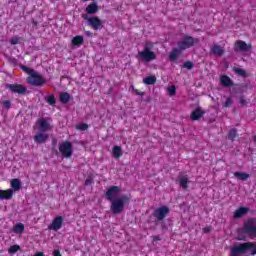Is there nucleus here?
<instances>
[{"label":"nucleus","mask_w":256,"mask_h":256,"mask_svg":"<svg viewBox=\"0 0 256 256\" xmlns=\"http://www.w3.org/2000/svg\"><path fill=\"white\" fill-rule=\"evenodd\" d=\"M99 11V6L97 5V3L92 2L90 3L87 7H86V13L88 15H95V13H97Z\"/></svg>","instance_id":"20"},{"label":"nucleus","mask_w":256,"mask_h":256,"mask_svg":"<svg viewBox=\"0 0 256 256\" xmlns=\"http://www.w3.org/2000/svg\"><path fill=\"white\" fill-rule=\"evenodd\" d=\"M45 101L46 103H48V105H51L52 107L55 106V104L57 103V99L55 98L54 94L47 96L45 98Z\"/></svg>","instance_id":"29"},{"label":"nucleus","mask_w":256,"mask_h":256,"mask_svg":"<svg viewBox=\"0 0 256 256\" xmlns=\"http://www.w3.org/2000/svg\"><path fill=\"white\" fill-rule=\"evenodd\" d=\"M171 213V209L168 208V206H161L156 208L152 215L156 219V221L159 223L167 218V215Z\"/></svg>","instance_id":"9"},{"label":"nucleus","mask_w":256,"mask_h":256,"mask_svg":"<svg viewBox=\"0 0 256 256\" xmlns=\"http://www.w3.org/2000/svg\"><path fill=\"white\" fill-rule=\"evenodd\" d=\"M20 68L24 73H27L29 75L26 78V81L28 85H32V87H42V85H45V78L37 71H35L33 68L27 67L25 65H21Z\"/></svg>","instance_id":"2"},{"label":"nucleus","mask_w":256,"mask_h":256,"mask_svg":"<svg viewBox=\"0 0 256 256\" xmlns=\"http://www.w3.org/2000/svg\"><path fill=\"white\" fill-rule=\"evenodd\" d=\"M210 53H212V55H216L217 57H222V55H225V49H223V47L220 45L214 44L210 48Z\"/></svg>","instance_id":"14"},{"label":"nucleus","mask_w":256,"mask_h":256,"mask_svg":"<svg viewBox=\"0 0 256 256\" xmlns=\"http://www.w3.org/2000/svg\"><path fill=\"white\" fill-rule=\"evenodd\" d=\"M5 89H8L11 93H17L18 95H25L27 93V87L23 84H5Z\"/></svg>","instance_id":"10"},{"label":"nucleus","mask_w":256,"mask_h":256,"mask_svg":"<svg viewBox=\"0 0 256 256\" xmlns=\"http://www.w3.org/2000/svg\"><path fill=\"white\" fill-rule=\"evenodd\" d=\"M234 73H236V75H239L240 77H244L247 78V71H245V69L242 68H234L233 69Z\"/></svg>","instance_id":"31"},{"label":"nucleus","mask_w":256,"mask_h":256,"mask_svg":"<svg viewBox=\"0 0 256 256\" xmlns=\"http://www.w3.org/2000/svg\"><path fill=\"white\" fill-rule=\"evenodd\" d=\"M251 44L245 43L243 40H237L234 44V51L239 52H245V51H251Z\"/></svg>","instance_id":"11"},{"label":"nucleus","mask_w":256,"mask_h":256,"mask_svg":"<svg viewBox=\"0 0 256 256\" xmlns=\"http://www.w3.org/2000/svg\"><path fill=\"white\" fill-rule=\"evenodd\" d=\"M12 191H19L21 189V180L14 178L10 181Z\"/></svg>","instance_id":"22"},{"label":"nucleus","mask_w":256,"mask_h":256,"mask_svg":"<svg viewBox=\"0 0 256 256\" xmlns=\"http://www.w3.org/2000/svg\"><path fill=\"white\" fill-rule=\"evenodd\" d=\"M239 103L241 107H245V105H247L249 102L245 99V97L241 96L239 99Z\"/></svg>","instance_id":"39"},{"label":"nucleus","mask_w":256,"mask_h":256,"mask_svg":"<svg viewBox=\"0 0 256 256\" xmlns=\"http://www.w3.org/2000/svg\"><path fill=\"white\" fill-rule=\"evenodd\" d=\"M53 255H54V256H61V251H59V250H54Z\"/></svg>","instance_id":"43"},{"label":"nucleus","mask_w":256,"mask_h":256,"mask_svg":"<svg viewBox=\"0 0 256 256\" xmlns=\"http://www.w3.org/2000/svg\"><path fill=\"white\" fill-rule=\"evenodd\" d=\"M183 67L185 69H188V71H191V69H193V67H195V64L191 61H186V62H184Z\"/></svg>","instance_id":"36"},{"label":"nucleus","mask_w":256,"mask_h":256,"mask_svg":"<svg viewBox=\"0 0 256 256\" xmlns=\"http://www.w3.org/2000/svg\"><path fill=\"white\" fill-rule=\"evenodd\" d=\"M135 93H136V95H140L141 97H143V95H145L144 92L137 90V89L135 90Z\"/></svg>","instance_id":"42"},{"label":"nucleus","mask_w":256,"mask_h":256,"mask_svg":"<svg viewBox=\"0 0 256 256\" xmlns=\"http://www.w3.org/2000/svg\"><path fill=\"white\" fill-rule=\"evenodd\" d=\"M59 153L64 159H70V157H73V143L68 140L59 143Z\"/></svg>","instance_id":"7"},{"label":"nucleus","mask_w":256,"mask_h":256,"mask_svg":"<svg viewBox=\"0 0 256 256\" xmlns=\"http://www.w3.org/2000/svg\"><path fill=\"white\" fill-rule=\"evenodd\" d=\"M119 191H121V188L119 186H110L105 193L107 201L111 202L110 211H112L114 215H119L120 213H123L125 205H129L131 201L129 196L125 194L117 197L119 195Z\"/></svg>","instance_id":"1"},{"label":"nucleus","mask_w":256,"mask_h":256,"mask_svg":"<svg viewBox=\"0 0 256 256\" xmlns=\"http://www.w3.org/2000/svg\"><path fill=\"white\" fill-rule=\"evenodd\" d=\"M180 186L183 187L184 189H187L189 187V178L187 177H182L179 180Z\"/></svg>","instance_id":"33"},{"label":"nucleus","mask_w":256,"mask_h":256,"mask_svg":"<svg viewBox=\"0 0 256 256\" xmlns=\"http://www.w3.org/2000/svg\"><path fill=\"white\" fill-rule=\"evenodd\" d=\"M33 256H45V253H43V252H38V253L34 254Z\"/></svg>","instance_id":"45"},{"label":"nucleus","mask_w":256,"mask_h":256,"mask_svg":"<svg viewBox=\"0 0 256 256\" xmlns=\"http://www.w3.org/2000/svg\"><path fill=\"white\" fill-rule=\"evenodd\" d=\"M63 227V216H56L48 228L52 231H59Z\"/></svg>","instance_id":"12"},{"label":"nucleus","mask_w":256,"mask_h":256,"mask_svg":"<svg viewBox=\"0 0 256 256\" xmlns=\"http://www.w3.org/2000/svg\"><path fill=\"white\" fill-rule=\"evenodd\" d=\"M17 251H21V246H19V245H12L8 249V253L10 255H15V253H17Z\"/></svg>","instance_id":"32"},{"label":"nucleus","mask_w":256,"mask_h":256,"mask_svg":"<svg viewBox=\"0 0 256 256\" xmlns=\"http://www.w3.org/2000/svg\"><path fill=\"white\" fill-rule=\"evenodd\" d=\"M182 51L183 50H181L179 48H173L169 55L170 61H177V59H179V56L181 55Z\"/></svg>","instance_id":"21"},{"label":"nucleus","mask_w":256,"mask_h":256,"mask_svg":"<svg viewBox=\"0 0 256 256\" xmlns=\"http://www.w3.org/2000/svg\"><path fill=\"white\" fill-rule=\"evenodd\" d=\"M34 26H37V21L32 22Z\"/></svg>","instance_id":"46"},{"label":"nucleus","mask_w":256,"mask_h":256,"mask_svg":"<svg viewBox=\"0 0 256 256\" xmlns=\"http://www.w3.org/2000/svg\"><path fill=\"white\" fill-rule=\"evenodd\" d=\"M249 252L250 255H256V242H244L230 248L231 256L245 255Z\"/></svg>","instance_id":"3"},{"label":"nucleus","mask_w":256,"mask_h":256,"mask_svg":"<svg viewBox=\"0 0 256 256\" xmlns=\"http://www.w3.org/2000/svg\"><path fill=\"white\" fill-rule=\"evenodd\" d=\"M76 129H77V131H87V129H89V124L80 123V124L76 125Z\"/></svg>","instance_id":"34"},{"label":"nucleus","mask_w":256,"mask_h":256,"mask_svg":"<svg viewBox=\"0 0 256 256\" xmlns=\"http://www.w3.org/2000/svg\"><path fill=\"white\" fill-rule=\"evenodd\" d=\"M36 125L38 126V131H40V133H46V131L51 129V125L47 120H45V118L38 119Z\"/></svg>","instance_id":"13"},{"label":"nucleus","mask_w":256,"mask_h":256,"mask_svg":"<svg viewBox=\"0 0 256 256\" xmlns=\"http://www.w3.org/2000/svg\"><path fill=\"white\" fill-rule=\"evenodd\" d=\"M205 115V111H203L201 108H196L194 111H192L190 118L192 121H199Z\"/></svg>","instance_id":"16"},{"label":"nucleus","mask_w":256,"mask_h":256,"mask_svg":"<svg viewBox=\"0 0 256 256\" xmlns=\"http://www.w3.org/2000/svg\"><path fill=\"white\" fill-rule=\"evenodd\" d=\"M242 232L246 237L256 239V218H250L244 222Z\"/></svg>","instance_id":"5"},{"label":"nucleus","mask_w":256,"mask_h":256,"mask_svg":"<svg viewBox=\"0 0 256 256\" xmlns=\"http://www.w3.org/2000/svg\"><path fill=\"white\" fill-rule=\"evenodd\" d=\"M112 153H113L115 159H119L123 156L121 146H114L112 149Z\"/></svg>","instance_id":"26"},{"label":"nucleus","mask_w":256,"mask_h":256,"mask_svg":"<svg viewBox=\"0 0 256 256\" xmlns=\"http://www.w3.org/2000/svg\"><path fill=\"white\" fill-rule=\"evenodd\" d=\"M234 177L238 179L239 181H247L249 179V174L245 172H235Z\"/></svg>","instance_id":"25"},{"label":"nucleus","mask_w":256,"mask_h":256,"mask_svg":"<svg viewBox=\"0 0 256 256\" xmlns=\"http://www.w3.org/2000/svg\"><path fill=\"white\" fill-rule=\"evenodd\" d=\"M82 17L85 21H88L89 27H91V29H93L94 31H99L103 29V21L99 19V17L97 16L89 17L87 15H83Z\"/></svg>","instance_id":"8"},{"label":"nucleus","mask_w":256,"mask_h":256,"mask_svg":"<svg viewBox=\"0 0 256 256\" xmlns=\"http://www.w3.org/2000/svg\"><path fill=\"white\" fill-rule=\"evenodd\" d=\"M199 43V38H193V36L184 35V37L177 43L180 51H185V49H191Z\"/></svg>","instance_id":"6"},{"label":"nucleus","mask_w":256,"mask_h":256,"mask_svg":"<svg viewBox=\"0 0 256 256\" xmlns=\"http://www.w3.org/2000/svg\"><path fill=\"white\" fill-rule=\"evenodd\" d=\"M24 231H25V224H23V223H17L13 227V232L14 233H18V234L21 235Z\"/></svg>","instance_id":"27"},{"label":"nucleus","mask_w":256,"mask_h":256,"mask_svg":"<svg viewBox=\"0 0 256 256\" xmlns=\"http://www.w3.org/2000/svg\"><path fill=\"white\" fill-rule=\"evenodd\" d=\"M249 213V208L247 207H240L234 212V219H241V217H244Z\"/></svg>","instance_id":"18"},{"label":"nucleus","mask_w":256,"mask_h":256,"mask_svg":"<svg viewBox=\"0 0 256 256\" xmlns=\"http://www.w3.org/2000/svg\"><path fill=\"white\" fill-rule=\"evenodd\" d=\"M143 83H145V85H155L157 83V78L153 75L148 76L143 79Z\"/></svg>","instance_id":"28"},{"label":"nucleus","mask_w":256,"mask_h":256,"mask_svg":"<svg viewBox=\"0 0 256 256\" xmlns=\"http://www.w3.org/2000/svg\"><path fill=\"white\" fill-rule=\"evenodd\" d=\"M220 84L222 87H233V80L227 75L220 76Z\"/></svg>","instance_id":"19"},{"label":"nucleus","mask_w":256,"mask_h":256,"mask_svg":"<svg viewBox=\"0 0 256 256\" xmlns=\"http://www.w3.org/2000/svg\"><path fill=\"white\" fill-rule=\"evenodd\" d=\"M84 185H86V187H89V185H93V177L88 176L85 180Z\"/></svg>","instance_id":"38"},{"label":"nucleus","mask_w":256,"mask_h":256,"mask_svg":"<svg viewBox=\"0 0 256 256\" xmlns=\"http://www.w3.org/2000/svg\"><path fill=\"white\" fill-rule=\"evenodd\" d=\"M236 137H238V135H237V129L232 128V129L228 132L227 138L229 139V141H235Z\"/></svg>","instance_id":"30"},{"label":"nucleus","mask_w":256,"mask_h":256,"mask_svg":"<svg viewBox=\"0 0 256 256\" xmlns=\"http://www.w3.org/2000/svg\"><path fill=\"white\" fill-rule=\"evenodd\" d=\"M4 109H11V101L5 100L2 102Z\"/></svg>","instance_id":"40"},{"label":"nucleus","mask_w":256,"mask_h":256,"mask_svg":"<svg viewBox=\"0 0 256 256\" xmlns=\"http://www.w3.org/2000/svg\"><path fill=\"white\" fill-rule=\"evenodd\" d=\"M9 199H13V189L0 190V200L9 201Z\"/></svg>","instance_id":"17"},{"label":"nucleus","mask_w":256,"mask_h":256,"mask_svg":"<svg viewBox=\"0 0 256 256\" xmlns=\"http://www.w3.org/2000/svg\"><path fill=\"white\" fill-rule=\"evenodd\" d=\"M71 101V94L69 92H62L60 93V102L64 105H67V103Z\"/></svg>","instance_id":"24"},{"label":"nucleus","mask_w":256,"mask_h":256,"mask_svg":"<svg viewBox=\"0 0 256 256\" xmlns=\"http://www.w3.org/2000/svg\"><path fill=\"white\" fill-rule=\"evenodd\" d=\"M204 233H210L211 232V227H206L203 229Z\"/></svg>","instance_id":"44"},{"label":"nucleus","mask_w":256,"mask_h":256,"mask_svg":"<svg viewBox=\"0 0 256 256\" xmlns=\"http://www.w3.org/2000/svg\"><path fill=\"white\" fill-rule=\"evenodd\" d=\"M167 91H168V95L170 97H173V96H175V93H177V87H175V85L169 86L167 88Z\"/></svg>","instance_id":"35"},{"label":"nucleus","mask_w":256,"mask_h":256,"mask_svg":"<svg viewBox=\"0 0 256 256\" xmlns=\"http://www.w3.org/2000/svg\"><path fill=\"white\" fill-rule=\"evenodd\" d=\"M11 45H19V38H12L10 40Z\"/></svg>","instance_id":"41"},{"label":"nucleus","mask_w":256,"mask_h":256,"mask_svg":"<svg viewBox=\"0 0 256 256\" xmlns=\"http://www.w3.org/2000/svg\"><path fill=\"white\" fill-rule=\"evenodd\" d=\"M84 41L85 39L83 38V36L77 35L72 39L71 43L76 47H80V45H83Z\"/></svg>","instance_id":"23"},{"label":"nucleus","mask_w":256,"mask_h":256,"mask_svg":"<svg viewBox=\"0 0 256 256\" xmlns=\"http://www.w3.org/2000/svg\"><path fill=\"white\" fill-rule=\"evenodd\" d=\"M47 139H49V134H45L43 132H40L34 136V141L35 143H38V145L46 143Z\"/></svg>","instance_id":"15"},{"label":"nucleus","mask_w":256,"mask_h":256,"mask_svg":"<svg viewBox=\"0 0 256 256\" xmlns=\"http://www.w3.org/2000/svg\"><path fill=\"white\" fill-rule=\"evenodd\" d=\"M233 105V98L228 97L226 101L223 103V107L228 108Z\"/></svg>","instance_id":"37"},{"label":"nucleus","mask_w":256,"mask_h":256,"mask_svg":"<svg viewBox=\"0 0 256 256\" xmlns=\"http://www.w3.org/2000/svg\"><path fill=\"white\" fill-rule=\"evenodd\" d=\"M153 44L146 43L144 44V49L139 51L137 54V59H141L144 63H151V61H155L157 59V55L155 52L151 51Z\"/></svg>","instance_id":"4"}]
</instances>
